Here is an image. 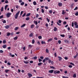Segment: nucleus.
Returning <instances> with one entry per match:
<instances>
[{"label": "nucleus", "mask_w": 78, "mask_h": 78, "mask_svg": "<svg viewBox=\"0 0 78 78\" xmlns=\"http://www.w3.org/2000/svg\"><path fill=\"white\" fill-rule=\"evenodd\" d=\"M76 73H75L73 74V78H76Z\"/></svg>", "instance_id": "17"}, {"label": "nucleus", "mask_w": 78, "mask_h": 78, "mask_svg": "<svg viewBox=\"0 0 78 78\" xmlns=\"http://www.w3.org/2000/svg\"><path fill=\"white\" fill-rule=\"evenodd\" d=\"M72 27H74V23L73 22L72 23Z\"/></svg>", "instance_id": "33"}, {"label": "nucleus", "mask_w": 78, "mask_h": 78, "mask_svg": "<svg viewBox=\"0 0 78 78\" xmlns=\"http://www.w3.org/2000/svg\"><path fill=\"white\" fill-rule=\"evenodd\" d=\"M26 16V13H25L23 15L22 17H23L25 16Z\"/></svg>", "instance_id": "47"}, {"label": "nucleus", "mask_w": 78, "mask_h": 78, "mask_svg": "<svg viewBox=\"0 0 78 78\" xmlns=\"http://www.w3.org/2000/svg\"><path fill=\"white\" fill-rule=\"evenodd\" d=\"M7 47V45L6 44H4L3 46L2 47L3 48H6V47Z\"/></svg>", "instance_id": "7"}, {"label": "nucleus", "mask_w": 78, "mask_h": 78, "mask_svg": "<svg viewBox=\"0 0 78 78\" xmlns=\"http://www.w3.org/2000/svg\"><path fill=\"white\" fill-rule=\"evenodd\" d=\"M9 55L10 56H12V58H14V57L15 56V55H12V54H11V53H9Z\"/></svg>", "instance_id": "6"}, {"label": "nucleus", "mask_w": 78, "mask_h": 78, "mask_svg": "<svg viewBox=\"0 0 78 78\" xmlns=\"http://www.w3.org/2000/svg\"><path fill=\"white\" fill-rule=\"evenodd\" d=\"M31 15V13H28L26 15V17H28L29 16H30Z\"/></svg>", "instance_id": "21"}, {"label": "nucleus", "mask_w": 78, "mask_h": 78, "mask_svg": "<svg viewBox=\"0 0 78 78\" xmlns=\"http://www.w3.org/2000/svg\"><path fill=\"white\" fill-rule=\"evenodd\" d=\"M6 42V40H3V43L4 44H5Z\"/></svg>", "instance_id": "40"}, {"label": "nucleus", "mask_w": 78, "mask_h": 78, "mask_svg": "<svg viewBox=\"0 0 78 78\" xmlns=\"http://www.w3.org/2000/svg\"><path fill=\"white\" fill-rule=\"evenodd\" d=\"M0 53H3V51L2 50H0Z\"/></svg>", "instance_id": "61"}, {"label": "nucleus", "mask_w": 78, "mask_h": 78, "mask_svg": "<svg viewBox=\"0 0 78 78\" xmlns=\"http://www.w3.org/2000/svg\"><path fill=\"white\" fill-rule=\"evenodd\" d=\"M37 56H35L34 57V59H37Z\"/></svg>", "instance_id": "56"}, {"label": "nucleus", "mask_w": 78, "mask_h": 78, "mask_svg": "<svg viewBox=\"0 0 78 78\" xmlns=\"http://www.w3.org/2000/svg\"><path fill=\"white\" fill-rule=\"evenodd\" d=\"M12 14L11 13H8L7 14V18H9L10 16H11V15Z\"/></svg>", "instance_id": "3"}, {"label": "nucleus", "mask_w": 78, "mask_h": 78, "mask_svg": "<svg viewBox=\"0 0 78 78\" xmlns=\"http://www.w3.org/2000/svg\"><path fill=\"white\" fill-rule=\"evenodd\" d=\"M70 64H71V65H72V66H75V64H74V63H73L72 62H70Z\"/></svg>", "instance_id": "54"}, {"label": "nucleus", "mask_w": 78, "mask_h": 78, "mask_svg": "<svg viewBox=\"0 0 78 78\" xmlns=\"http://www.w3.org/2000/svg\"><path fill=\"white\" fill-rule=\"evenodd\" d=\"M58 42L59 44H60L61 43V41L60 40H59L58 41Z\"/></svg>", "instance_id": "50"}, {"label": "nucleus", "mask_w": 78, "mask_h": 78, "mask_svg": "<svg viewBox=\"0 0 78 78\" xmlns=\"http://www.w3.org/2000/svg\"><path fill=\"white\" fill-rule=\"evenodd\" d=\"M50 68H51V69H55V67L53 66H50Z\"/></svg>", "instance_id": "38"}, {"label": "nucleus", "mask_w": 78, "mask_h": 78, "mask_svg": "<svg viewBox=\"0 0 78 78\" xmlns=\"http://www.w3.org/2000/svg\"><path fill=\"white\" fill-rule=\"evenodd\" d=\"M61 72H60V71L59 70H55L54 71V74H58V73H60Z\"/></svg>", "instance_id": "2"}, {"label": "nucleus", "mask_w": 78, "mask_h": 78, "mask_svg": "<svg viewBox=\"0 0 78 78\" xmlns=\"http://www.w3.org/2000/svg\"><path fill=\"white\" fill-rule=\"evenodd\" d=\"M40 58L41 59H44V57L43 56H41L40 57Z\"/></svg>", "instance_id": "62"}, {"label": "nucleus", "mask_w": 78, "mask_h": 78, "mask_svg": "<svg viewBox=\"0 0 78 78\" xmlns=\"http://www.w3.org/2000/svg\"><path fill=\"white\" fill-rule=\"evenodd\" d=\"M45 59H44L43 60V63H44V62H45Z\"/></svg>", "instance_id": "59"}, {"label": "nucleus", "mask_w": 78, "mask_h": 78, "mask_svg": "<svg viewBox=\"0 0 78 78\" xmlns=\"http://www.w3.org/2000/svg\"><path fill=\"white\" fill-rule=\"evenodd\" d=\"M52 41V38H50V39H49L48 40V42H50V41Z\"/></svg>", "instance_id": "24"}, {"label": "nucleus", "mask_w": 78, "mask_h": 78, "mask_svg": "<svg viewBox=\"0 0 78 78\" xmlns=\"http://www.w3.org/2000/svg\"><path fill=\"white\" fill-rule=\"evenodd\" d=\"M24 62L25 64H28V63H29V62L28 61H24Z\"/></svg>", "instance_id": "27"}, {"label": "nucleus", "mask_w": 78, "mask_h": 78, "mask_svg": "<svg viewBox=\"0 0 78 78\" xmlns=\"http://www.w3.org/2000/svg\"><path fill=\"white\" fill-rule=\"evenodd\" d=\"M77 9H78V7H76L75 9H74V10H77Z\"/></svg>", "instance_id": "57"}, {"label": "nucleus", "mask_w": 78, "mask_h": 78, "mask_svg": "<svg viewBox=\"0 0 78 78\" xmlns=\"http://www.w3.org/2000/svg\"><path fill=\"white\" fill-rule=\"evenodd\" d=\"M67 23V22L66 21L64 22L63 23V25H65Z\"/></svg>", "instance_id": "53"}, {"label": "nucleus", "mask_w": 78, "mask_h": 78, "mask_svg": "<svg viewBox=\"0 0 78 78\" xmlns=\"http://www.w3.org/2000/svg\"><path fill=\"white\" fill-rule=\"evenodd\" d=\"M38 61H39V62H41V61H42V60L40 58H39Z\"/></svg>", "instance_id": "52"}, {"label": "nucleus", "mask_w": 78, "mask_h": 78, "mask_svg": "<svg viewBox=\"0 0 78 78\" xmlns=\"http://www.w3.org/2000/svg\"><path fill=\"white\" fill-rule=\"evenodd\" d=\"M9 71V70H6V69L5 70V73H8V72Z\"/></svg>", "instance_id": "28"}, {"label": "nucleus", "mask_w": 78, "mask_h": 78, "mask_svg": "<svg viewBox=\"0 0 78 78\" xmlns=\"http://www.w3.org/2000/svg\"><path fill=\"white\" fill-rule=\"evenodd\" d=\"M48 62H49V63H51V60H50V59H49V60H48Z\"/></svg>", "instance_id": "45"}, {"label": "nucleus", "mask_w": 78, "mask_h": 78, "mask_svg": "<svg viewBox=\"0 0 78 78\" xmlns=\"http://www.w3.org/2000/svg\"><path fill=\"white\" fill-rule=\"evenodd\" d=\"M36 18H38V17H39V15H38V14H36Z\"/></svg>", "instance_id": "42"}, {"label": "nucleus", "mask_w": 78, "mask_h": 78, "mask_svg": "<svg viewBox=\"0 0 78 78\" xmlns=\"http://www.w3.org/2000/svg\"><path fill=\"white\" fill-rule=\"evenodd\" d=\"M35 42V41L34 39L32 40V44H34Z\"/></svg>", "instance_id": "32"}, {"label": "nucleus", "mask_w": 78, "mask_h": 78, "mask_svg": "<svg viewBox=\"0 0 78 78\" xmlns=\"http://www.w3.org/2000/svg\"><path fill=\"white\" fill-rule=\"evenodd\" d=\"M25 26V24H23L22 26H21V28H23V27H24Z\"/></svg>", "instance_id": "29"}, {"label": "nucleus", "mask_w": 78, "mask_h": 78, "mask_svg": "<svg viewBox=\"0 0 78 78\" xmlns=\"http://www.w3.org/2000/svg\"><path fill=\"white\" fill-rule=\"evenodd\" d=\"M20 11H19L18 12L16 13L15 16V19H17V17H18L19 16V14H20Z\"/></svg>", "instance_id": "1"}, {"label": "nucleus", "mask_w": 78, "mask_h": 78, "mask_svg": "<svg viewBox=\"0 0 78 78\" xmlns=\"http://www.w3.org/2000/svg\"><path fill=\"white\" fill-rule=\"evenodd\" d=\"M54 71V70H50L49 71V73H53Z\"/></svg>", "instance_id": "8"}, {"label": "nucleus", "mask_w": 78, "mask_h": 78, "mask_svg": "<svg viewBox=\"0 0 78 78\" xmlns=\"http://www.w3.org/2000/svg\"><path fill=\"white\" fill-rule=\"evenodd\" d=\"M42 64H43L42 62H40V63H39L37 65L38 66H41V65H42Z\"/></svg>", "instance_id": "12"}, {"label": "nucleus", "mask_w": 78, "mask_h": 78, "mask_svg": "<svg viewBox=\"0 0 78 78\" xmlns=\"http://www.w3.org/2000/svg\"><path fill=\"white\" fill-rule=\"evenodd\" d=\"M38 38L39 39H42V36H38Z\"/></svg>", "instance_id": "31"}, {"label": "nucleus", "mask_w": 78, "mask_h": 78, "mask_svg": "<svg viewBox=\"0 0 78 78\" xmlns=\"http://www.w3.org/2000/svg\"><path fill=\"white\" fill-rule=\"evenodd\" d=\"M74 26H75L76 25H78V23L76 21H75L74 23Z\"/></svg>", "instance_id": "15"}, {"label": "nucleus", "mask_w": 78, "mask_h": 78, "mask_svg": "<svg viewBox=\"0 0 78 78\" xmlns=\"http://www.w3.org/2000/svg\"><path fill=\"white\" fill-rule=\"evenodd\" d=\"M1 12H3V7H2L1 9Z\"/></svg>", "instance_id": "34"}, {"label": "nucleus", "mask_w": 78, "mask_h": 78, "mask_svg": "<svg viewBox=\"0 0 78 78\" xmlns=\"http://www.w3.org/2000/svg\"><path fill=\"white\" fill-rule=\"evenodd\" d=\"M8 5H6L5 6V10H6V9L7 8H8Z\"/></svg>", "instance_id": "25"}, {"label": "nucleus", "mask_w": 78, "mask_h": 78, "mask_svg": "<svg viewBox=\"0 0 78 78\" xmlns=\"http://www.w3.org/2000/svg\"><path fill=\"white\" fill-rule=\"evenodd\" d=\"M29 47L30 48H32V45H29Z\"/></svg>", "instance_id": "41"}, {"label": "nucleus", "mask_w": 78, "mask_h": 78, "mask_svg": "<svg viewBox=\"0 0 78 78\" xmlns=\"http://www.w3.org/2000/svg\"><path fill=\"white\" fill-rule=\"evenodd\" d=\"M46 52H47V53H48L49 51H48V49H46Z\"/></svg>", "instance_id": "60"}, {"label": "nucleus", "mask_w": 78, "mask_h": 78, "mask_svg": "<svg viewBox=\"0 0 78 78\" xmlns=\"http://www.w3.org/2000/svg\"><path fill=\"white\" fill-rule=\"evenodd\" d=\"M34 23H35L36 25H37L38 23H37V21H34Z\"/></svg>", "instance_id": "14"}, {"label": "nucleus", "mask_w": 78, "mask_h": 78, "mask_svg": "<svg viewBox=\"0 0 78 78\" xmlns=\"http://www.w3.org/2000/svg\"><path fill=\"white\" fill-rule=\"evenodd\" d=\"M65 13H66V12H64V10H63L62 11V14H63V15H64V14H65Z\"/></svg>", "instance_id": "23"}, {"label": "nucleus", "mask_w": 78, "mask_h": 78, "mask_svg": "<svg viewBox=\"0 0 78 78\" xmlns=\"http://www.w3.org/2000/svg\"><path fill=\"white\" fill-rule=\"evenodd\" d=\"M27 75H28L29 78H30V77H31L33 76V75L30 73H28L27 74Z\"/></svg>", "instance_id": "4"}, {"label": "nucleus", "mask_w": 78, "mask_h": 78, "mask_svg": "<svg viewBox=\"0 0 78 78\" xmlns=\"http://www.w3.org/2000/svg\"><path fill=\"white\" fill-rule=\"evenodd\" d=\"M49 13H50V14H51V13H52V12H53V11L52 10H50L49 11Z\"/></svg>", "instance_id": "35"}, {"label": "nucleus", "mask_w": 78, "mask_h": 78, "mask_svg": "<svg viewBox=\"0 0 78 78\" xmlns=\"http://www.w3.org/2000/svg\"><path fill=\"white\" fill-rule=\"evenodd\" d=\"M58 6H59V7H61L62 6V3L61 2H59L58 4Z\"/></svg>", "instance_id": "5"}, {"label": "nucleus", "mask_w": 78, "mask_h": 78, "mask_svg": "<svg viewBox=\"0 0 78 78\" xmlns=\"http://www.w3.org/2000/svg\"><path fill=\"white\" fill-rule=\"evenodd\" d=\"M60 36H61V37H64L65 36V35H64V34H61Z\"/></svg>", "instance_id": "39"}, {"label": "nucleus", "mask_w": 78, "mask_h": 78, "mask_svg": "<svg viewBox=\"0 0 78 78\" xmlns=\"http://www.w3.org/2000/svg\"><path fill=\"white\" fill-rule=\"evenodd\" d=\"M69 67V68H72V66L71 65H69L68 66Z\"/></svg>", "instance_id": "58"}, {"label": "nucleus", "mask_w": 78, "mask_h": 78, "mask_svg": "<svg viewBox=\"0 0 78 78\" xmlns=\"http://www.w3.org/2000/svg\"><path fill=\"white\" fill-rule=\"evenodd\" d=\"M33 36V34L32 33L29 35V37H32Z\"/></svg>", "instance_id": "30"}, {"label": "nucleus", "mask_w": 78, "mask_h": 78, "mask_svg": "<svg viewBox=\"0 0 78 78\" xmlns=\"http://www.w3.org/2000/svg\"><path fill=\"white\" fill-rule=\"evenodd\" d=\"M18 27H15V31H16V30H18Z\"/></svg>", "instance_id": "37"}, {"label": "nucleus", "mask_w": 78, "mask_h": 78, "mask_svg": "<svg viewBox=\"0 0 78 78\" xmlns=\"http://www.w3.org/2000/svg\"><path fill=\"white\" fill-rule=\"evenodd\" d=\"M2 18H3V15H2L0 16V19H1Z\"/></svg>", "instance_id": "51"}, {"label": "nucleus", "mask_w": 78, "mask_h": 78, "mask_svg": "<svg viewBox=\"0 0 78 78\" xmlns=\"http://www.w3.org/2000/svg\"><path fill=\"white\" fill-rule=\"evenodd\" d=\"M33 4L34 5H37V3H36V1H34L33 2Z\"/></svg>", "instance_id": "13"}, {"label": "nucleus", "mask_w": 78, "mask_h": 78, "mask_svg": "<svg viewBox=\"0 0 78 78\" xmlns=\"http://www.w3.org/2000/svg\"><path fill=\"white\" fill-rule=\"evenodd\" d=\"M41 9V12H42V13H44V12H45V11H44V10L43 9Z\"/></svg>", "instance_id": "19"}, {"label": "nucleus", "mask_w": 78, "mask_h": 78, "mask_svg": "<svg viewBox=\"0 0 78 78\" xmlns=\"http://www.w3.org/2000/svg\"><path fill=\"white\" fill-rule=\"evenodd\" d=\"M10 33L9 32L7 34V36H10Z\"/></svg>", "instance_id": "48"}, {"label": "nucleus", "mask_w": 78, "mask_h": 78, "mask_svg": "<svg viewBox=\"0 0 78 78\" xmlns=\"http://www.w3.org/2000/svg\"><path fill=\"white\" fill-rule=\"evenodd\" d=\"M75 28H78V25H77L75 26Z\"/></svg>", "instance_id": "55"}, {"label": "nucleus", "mask_w": 78, "mask_h": 78, "mask_svg": "<svg viewBox=\"0 0 78 78\" xmlns=\"http://www.w3.org/2000/svg\"><path fill=\"white\" fill-rule=\"evenodd\" d=\"M58 22L59 23H61V22H62L61 20H58Z\"/></svg>", "instance_id": "63"}, {"label": "nucleus", "mask_w": 78, "mask_h": 78, "mask_svg": "<svg viewBox=\"0 0 78 78\" xmlns=\"http://www.w3.org/2000/svg\"><path fill=\"white\" fill-rule=\"evenodd\" d=\"M58 58L59 59V61H61L62 59V58H61V57L60 56H58Z\"/></svg>", "instance_id": "16"}, {"label": "nucleus", "mask_w": 78, "mask_h": 78, "mask_svg": "<svg viewBox=\"0 0 78 78\" xmlns=\"http://www.w3.org/2000/svg\"><path fill=\"white\" fill-rule=\"evenodd\" d=\"M25 2H22L20 4V5H21V6H23Z\"/></svg>", "instance_id": "11"}, {"label": "nucleus", "mask_w": 78, "mask_h": 78, "mask_svg": "<svg viewBox=\"0 0 78 78\" xmlns=\"http://www.w3.org/2000/svg\"><path fill=\"white\" fill-rule=\"evenodd\" d=\"M53 30L54 31H56L58 30V29L56 27H54V28L53 29Z\"/></svg>", "instance_id": "9"}, {"label": "nucleus", "mask_w": 78, "mask_h": 78, "mask_svg": "<svg viewBox=\"0 0 78 78\" xmlns=\"http://www.w3.org/2000/svg\"><path fill=\"white\" fill-rule=\"evenodd\" d=\"M71 8H73V4H72L71 5Z\"/></svg>", "instance_id": "43"}, {"label": "nucleus", "mask_w": 78, "mask_h": 78, "mask_svg": "<svg viewBox=\"0 0 78 78\" xmlns=\"http://www.w3.org/2000/svg\"><path fill=\"white\" fill-rule=\"evenodd\" d=\"M75 15L76 16H78V12H76V13L75 14Z\"/></svg>", "instance_id": "44"}, {"label": "nucleus", "mask_w": 78, "mask_h": 78, "mask_svg": "<svg viewBox=\"0 0 78 78\" xmlns=\"http://www.w3.org/2000/svg\"><path fill=\"white\" fill-rule=\"evenodd\" d=\"M3 23H6V21L5 20H4L3 21H2Z\"/></svg>", "instance_id": "46"}, {"label": "nucleus", "mask_w": 78, "mask_h": 78, "mask_svg": "<svg viewBox=\"0 0 78 78\" xmlns=\"http://www.w3.org/2000/svg\"><path fill=\"white\" fill-rule=\"evenodd\" d=\"M18 38V37H17V36H16L14 37V40H17Z\"/></svg>", "instance_id": "26"}, {"label": "nucleus", "mask_w": 78, "mask_h": 78, "mask_svg": "<svg viewBox=\"0 0 78 78\" xmlns=\"http://www.w3.org/2000/svg\"><path fill=\"white\" fill-rule=\"evenodd\" d=\"M62 78H68V77H66V76H63L62 77Z\"/></svg>", "instance_id": "64"}, {"label": "nucleus", "mask_w": 78, "mask_h": 78, "mask_svg": "<svg viewBox=\"0 0 78 78\" xmlns=\"http://www.w3.org/2000/svg\"><path fill=\"white\" fill-rule=\"evenodd\" d=\"M45 60H46V61H48V60H49V58L48 57L45 58Z\"/></svg>", "instance_id": "36"}, {"label": "nucleus", "mask_w": 78, "mask_h": 78, "mask_svg": "<svg viewBox=\"0 0 78 78\" xmlns=\"http://www.w3.org/2000/svg\"><path fill=\"white\" fill-rule=\"evenodd\" d=\"M41 43L42 44H46V43H45V42L43 41H41Z\"/></svg>", "instance_id": "18"}, {"label": "nucleus", "mask_w": 78, "mask_h": 78, "mask_svg": "<svg viewBox=\"0 0 78 78\" xmlns=\"http://www.w3.org/2000/svg\"><path fill=\"white\" fill-rule=\"evenodd\" d=\"M34 27V24H32L30 26L31 28H33Z\"/></svg>", "instance_id": "20"}, {"label": "nucleus", "mask_w": 78, "mask_h": 78, "mask_svg": "<svg viewBox=\"0 0 78 78\" xmlns=\"http://www.w3.org/2000/svg\"><path fill=\"white\" fill-rule=\"evenodd\" d=\"M5 28H6V29H8V28H9V25H6L5 26Z\"/></svg>", "instance_id": "10"}, {"label": "nucleus", "mask_w": 78, "mask_h": 78, "mask_svg": "<svg viewBox=\"0 0 78 78\" xmlns=\"http://www.w3.org/2000/svg\"><path fill=\"white\" fill-rule=\"evenodd\" d=\"M23 13V11H22L21 12V13H20V16L22 15Z\"/></svg>", "instance_id": "49"}, {"label": "nucleus", "mask_w": 78, "mask_h": 78, "mask_svg": "<svg viewBox=\"0 0 78 78\" xmlns=\"http://www.w3.org/2000/svg\"><path fill=\"white\" fill-rule=\"evenodd\" d=\"M30 20V17H27L26 19V20Z\"/></svg>", "instance_id": "22"}]
</instances>
